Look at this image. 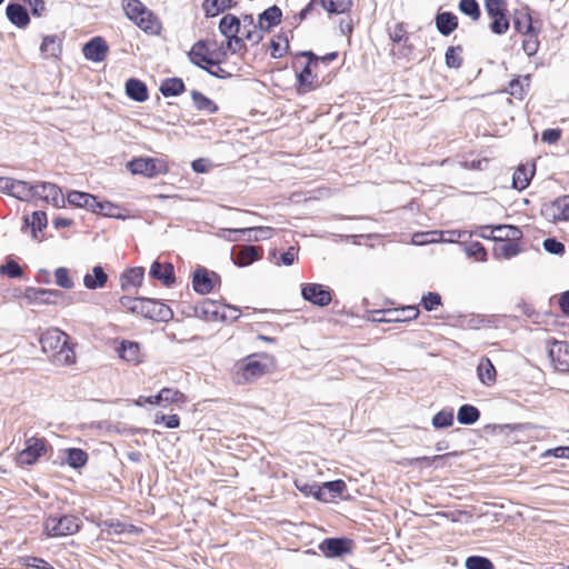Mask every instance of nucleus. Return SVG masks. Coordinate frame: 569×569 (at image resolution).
I'll return each instance as SVG.
<instances>
[{
  "label": "nucleus",
  "mask_w": 569,
  "mask_h": 569,
  "mask_svg": "<svg viewBox=\"0 0 569 569\" xmlns=\"http://www.w3.org/2000/svg\"><path fill=\"white\" fill-rule=\"evenodd\" d=\"M542 216L551 221H569V194L559 197L541 210Z\"/></svg>",
  "instance_id": "nucleus-12"
},
{
  "label": "nucleus",
  "mask_w": 569,
  "mask_h": 569,
  "mask_svg": "<svg viewBox=\"0 0 569 569\" xmlns=\"http://www.w3.org/2000/svg\"><path fill=\"white\" fill-rule=\"evenodd\" d=\"M40 345L43 352L49 355L56 365L68 366L76 360V353L69 343V336L58 328L46 330L40 337Z\"/></svg>",
  "instance_id": "nucleus-1"
},
{
  "label": "nucleus",
  "mask_w": 569,
  "mask_h": 569,
  "mask_svg": "<svg viewBox=\"0 0 569 569\" xmlns=\"http://www.w3.org/2000/svg\"><path fill=\"white\" fill-rule=\"evenodd\" d=\"M261 257L262 249L260 247L247 244L240 247L236 257H232V261L238 267H246L261 259Z\"/></svg>",
  "instance_id": "nucleus-25"
},
{
  "label": "nucleus",
  "mask_w": 569,
  "mask_h": 569,
  "mask_svg": "<svg viewBox=\"0 0 569 569\" xmlns=\"http://www.w3.org/2000/svg\"><path fill=\"white\" fill-rule=\"evenodd\" d=\"M108 281V274L101 266H94L91 273H86L83 284L89 290L101 289Z\"/></svg>",
  "instance_id": "nucleus-30"
},
{
  "label": "nucleus",
  "mask_w": 569,
  "mask_h": 569,
  "mask_svg": "<svg viewBox=\"0 0 569 569\" xmlns=\"http://www.w3.org/2000/svg\"><path fill=\"white\" fill-rule=\"evenodd\" d=\"M0 272L7 274L9 278H19L22 276V269L14 260H9L0 267Z\"/></svg>",
  "instance_id": "nucleus-62"
},
{
  "label": "nucleus",
  "mask_w": 569,
  "mask_h": 569,
  "mask_svg": "<svg viewBox=\"0 0 569 569\" xmlns=\"http://www.w3.org/2000/svg\"><path fill=\"white\" fill-rule=\"evenodd\" d=\"M490 30L496 34H503L509 29V20L507 19L506 12L491 17Z\"/></svg>",
  "instance_id": "nucleus-56"
},
{
  "label": "nucleus",
  "mask_w": 569,
  "mask_h": 569,
  "mask_svg": "<svg viewBox=\"0 0 569 569\" xmlns=\"http://www.w3.org/2000/svg\"><path fill=\"white\" fill-rule=\"evenodd\" d=\"M543 249L551 253V254H557V256H561L565 253V244L562 242H560L559 240H557L556 238H547L543 240Z\"/></svg>",
  "instance_id": "nucleus-61"
},
{
  "label": "nucleus",
  "mask_w": 569,
  "mask_h": 569,
  "mask_svg": "<svg viewBox=\"0 0 569 569\" xmlns=\"http://www.w3.org/2000/svg\"><path fill=\"white\" fill-rule=\"evenodd\" d=\"M109 47L102 37H93L82 48L84 58L89 61L101 62L106 59Z\"/></svg>",
  "instance_id": "nucleus-13"
},
{
  "label": "nucleus",
  "mask_w": 569,
  "mask_h": 569,
  "mask_svg": "<svg viewBox=\"0 0 569 569\" xmlns=\"http://www.w3.org/2000/svg\"><path fill=\"white\" fill-rule=\"evenodd\" d=\"M485 8L488 16L495 17L506 12V1L505 0H485Z\"/></svg>",
  "instance_id": "nucleus-59"
},
{
  "label": "nucleus",
  "mask_w": 569,
  "mask_h": 569,
  "mask_svg": "<svg viewBox=\"0 0 569 569\" xmlns=\"http://www.w3.org/2000/svg\"><path fill=\"white\" fill-rule=\"evenodd\" d=\"M219 279L216 272H209L206 268L199 267L193 271L192 287L200 295H207L213 289V279Z\"/></svg>",
  "instance_id": "nucleus-16"
},
{
  "label": "nucleus",
  "mask_w": 569,
  "mask_h": 569,
  "mask_svg": "<svg viewBox=\"0 0 569 569\" xmlns=\"http://www.w3.org/2000/svg\"><path fill=\"white\" fill-rule=\"evenodd\" d=\"M47 441L43 438L30 437L26 440V447L22 449L17 457V462L20 466H31L38 461V459L47 450Z\"/></svg>",
  "instance_id": "nucleus-8"
},
{
  "label": "nucleus",
  "mask_w": 569,
  "mask_h": 569,
  "mask_svg": "<svg viewBox=\"0 0 569 569\" xmlns=\"http://www.w3.org/2000/svg\"><path fill=\"white\" fill-rule=\"evenodd\" d=\"M240 317V310L232 306L222 305L219 320L234 321Z\"/></svg>",
  "instance_id": "nucleus-64"
},
{
  "label": "nucleus",
  "mask_w": 569,
  "mask_h": 569,
  "mask_svg": "<svg viewBox=\"0 0 569 569\" xmlns=\"http://www.w3.org/2000/svg\"><path fill=\"white\" fill-rule=\"evenodd\" d=\"M10 196L21 200L29 201L38 196H40L39 187L36 184H31L23 180H17L10 178Z\"/></svg>",
  "instance_id": "nucleus-17"
},
{
  "label": "nucleus",
  "mask_w": 569,
  "mask_h": 569,
  "mask_svg": "<svg viewBox=\"0 0 569 569\" xmlns=\"http://www.w3.org/2000/svg\"><path fill=\"white\" fill-rule=\"evenodd\" d=\"M234 4L232 0H204L202 8L207 17H216L232 8Z\"/></svg>",
  "instance_id": "nucleus-37"
},
{
  "label": "nucleus",
  "mask_w": 569,
  "mask_h": 569,
  "mask_svg": "<svg viewBox=\"0 0 569 569\" xmlns=\"http://www.w3.org/2000/svg\"><path fill=\"white\" fill-rule=\"evenodd\" d=\"M40 51L46 58H57L62 51L60 38L56 34L43 37Z\"/></svg>",
  "instance_id": "nucleus-34"
},
{
  "label": "nucleus",
  "mask_w": 569,
  "mask_h": 569,
  "mask_svg": "<svg viewBox=\"0 0 569 569\" xmlns=\"http://www.w3.org/2000/svg\"><path fill=\"white\" fill-rule=\"evenodd\" d=\"M453 409L447 408L437 412L431 420V425L436 429H443L453 425Z\"/></svg>",
  "instance_id": "nucleus-47"
},
{
  "label": "nucleus",
  "mask_w": 569,
  "mask_h": 569,
  "mask_svg": "<svg viewBox=\"0 0 569 569\" xmlns=\"http://www.w3.org/2000/svg\"><path fill=\"white\" fill-rule=\"evenodd\" d=\"M490 234H492V240L496 242H513L522 238V231L511 224H498L493 227V230H490Z\"/></svg>",
  "instance_id": "nucleus-24"
},
{
  "label": "nucleus",
  "mask_w": 569,
  "mask_h": 569,
  "mask_svg": "<svg viewBox=\"0 0 569 569\" xmlns=\"http://www.w3.org/2000/svg\"><path fill=\"white\" fill-rule=\"evenodd\" d=\"M526 31L522 40V49L529 56L532 57L539 49L538 31L535 29L532 19H525Z\"/></svg>",
  "instance_id": "nucleus-27"
},
{
  "label": "nucleus",
  "mask_w": 569,
  "mask_h": 569,
  "mask_svg": "<svg viewBox=\"0 0 569 569\" xmlns=\"http://www.w3.org/2000/svg\"><path fill=\"white\" fill-rule=\"evenodd\" d=\"M191 63L203 69L207 64H214V60L208 57V47L204 40L197 41L188 52Z\"/></svg>",
  "instance_id": "nucleus-23"
},
{
  "label": "nucleus",
  "mask_w": 569,
  "mask_h": 569,
  "mask_svg": "<svg viewBox=\"0 0 569 569\" xmlns=\"http://www.w3.org/2000/svg\"><path fill=\"white\" fill-rule=\"evenodd\" d=\"M184 89V83L180 78H168L160 84V92L164 97H177L181 94Z\"/></svg>",
  "instance_id": "nucleus-38"
},
{
  "label": "nucleus",
  "mask_w": 569,
  "mask_h": 569,
  "mask_svg": "<svg viewBox=\"0 0 569 569\" xmlns=\"http://www.w3.org/2000/svg\"><path fill=\"white\" fill-rule=\"evenodd\" d=\"M159 406L167 407L170 403H184L187 401L184 395L178 389L163 388L158 392Z\"/></svg>",
  "instance_id": "nucleus-41"
},
{
  "label": "nucleus",
  "mask_w": 569,
  "mask_h": 569,
  "mask_svg": "<svg viewBox=\"0 0 569 569\" xmlns=\"http://www.w3.org/2000/svg\"><path fill=\"white\" fill-rule=\"evenodd\" d=\"M458 453L457 452H448L446 455H437V456H433V457H416V458H412L410 460V463L411 465H416V466H425V467H430V466H433L436 462L438 461H443L446 460L448 457L450 456H457Z\"/></svg>",
  "instance_id": "nucleus-55"
},
{
  "label": "nucleus",
  "mask_w": 569,
  "mask_h": 569,
  "mask_svg": "<svg viewBox=\"0 0 569 569\" xmlns=\"http://www.w3.org/2000/svg\"><path fill=\"white\" fill-rule=\"evenodd\" d=\"M220 33L228 38L233 34H239L241 30V20L234 14H224L218 26Z\"/></svg>",
  "instance_id": "nucleus-33"
},
{
  "label": "nucleus",
  "mask_w": 569,
  "mask_h": 569,
  "mask_svg": "<svg viewBox=\"0 0 569 569\" xmlns=\"http://www.w3.org/2000/svg\"><path fill=\"white\" fill-rule=\"evenodd\" d=\"M222 305L211 299H202L193 307V316L206 321H218Z\"/></svg>",
  "instance_id": "nucleus-19"
},
{
  "label": "nucleus",
  "mask_w": 569,
  "mask_h": 569,
  "mask_svg": "<svg viewBox=\"0 0 569 569\" xmlns=\"http://www.w3.org/2000/svg\"><path fill=\"white\" fill-rule=\"evenodd\" d=\"M466 569H495L492 561L482 556H470L465 562Z\"/></svg>",
  "instance_id": "nucleus-51"
},
{
  "label": "nucleus",
  "mask_w": 569,
  "mask_h": 569,
  "mask_svg": "<svg viewBox=\"0 0 569 569\" xmlns=\"http://www.w3.org/2000/svg\"><path fill=\"white\" fill-rule=\"evenodd\" d=\"M126 93L130 99L137 102H143L148 99V89L146 83L136 78L127 80Z\"/></svg>",
  "instance_id": "nucleus-32"
},
{
  "label": "nucleus",
  "mask_w": 569,
  "mask_h": 569,
  "mask_svg": "<svg viewBox=\"0 0 569 569\" xmlns=\"http://www.w3.org/2000/svg\"><path fill=\"white\" fill-rule=\"evenodd\" d=\"M119 358L131 365H139L143 361V353L140 343L130 340H122L117 349Z\"/></svg>",
  "instance_id": "nucleus-21"
},
{
  "label": "nucleus",
  "mask_w": 569,
  "mask_h": 569,
  "mask_svg": "<svg viewBox=\"0 0 569 569\" xmlns=\"http://www.w3.org/2000/svg\"><path fill=\"white\" fill-rule=\"evenodd\" d=\"M302 56L308 58V63L305 68L298 73V83L300 91L307 92L315 88V82H317V77L312 74L311 64L318 62L319 58L311 51L303 52Z\"/></svg>",
  "instance_id": "nucleus-18"
},
{
  "label": "nucleus",
  "mask_w": 569,
  "mask_h": 569,
  "mask_svg": "<svg viewBox=\"0 0 569 569\" xmlns=\"http://www.w3.org/2000/svg\"><path fill=\"white\" fill-rule=\"evenodd\" d=\"M466 254L468 257L475 258L477 261H486L487 260V251L482 243L475 241L470 242L465 247Z\"/></svg>",
  "instance_id": "nucleus-53"
},
{
  "label": "nucleus",
  "mask_w": 569,
  "mask_h": 569,
  "mask_svg": "<svg viewBox=\"0 0 569 569\" xmlns=\"http://www.w3.org/2000/svg\"><path fill=\"white\" fill-rule=\"evenodd\" d=\"M134 23L141 30L150 34H157L160 31V23L158 19L149 10L146 11V14L137 19Z\"/></svg>",
  "instance_id": "nucleus-42"
},
{
  "label": "nucleus",
  "mask_w": 569,
  "mask_h": 569,
  "mask_svg": "<svg viewBox=\"0 0 569 569\" xmlns=\"http://www.w3.org/2000/svg\"><path fill=\"white\" fill-rule=\"evenodd\" d=\"M8 20L17 28H26L30 23L28 9L17 2H10L6 8Z\"/></svg>",
  "instance_id": "nucleus-22"
},
{
  "label": "nucleus",
  "mask_w": 569,
  "mask_h": 569,
  "mask_svg": "<svg viewBox=\"0 0 569 569\" xmlns=\"http://www.w3.org/2000/svg\"><path fill=\"white\" fill-rule=\"evenodd\" d=\"M24 223L27 226L30 224L32 227L33 232H36V230L41 231L48 224L47 214H46L44 211H34L32 213V220L31 221H29L28 217H24Z\"/></svg>",
  "instance_id": "nucleus-57"
},
{
  "label": "nucleus",
  "mask_w": 569,
  "mask_h": 569,
  "mask_svg": "<svg viewBox=\"0 0 569 569\" xmlns=\"http://www.w3.org/2000/svg\"><path fill=\"white\" fill-rule=\"evenodd\" d=\"M67 200L69 204L86 208L92 212L93 207L97 206V197L91 193L82 192V191H70L67 194Z\"/></svg>",
  "instance_id": "nucleus-31"
},
{
  "label": "nucleus",
  "mask_w": 569,
  "mask_h": 569,
  "mask_svg": "<svg viewBox=\"0 0 569 569\" xmlns=\"http://www.w3.org/2000/svg\"><path fill=\"white\" fill-rule=\"evenodd\" d=\"M548 355L556 370L569 372V343L567 341L550 342Z\"/></svg>",
  "instance_id": "nucleus-10"
},
{
  "label": "nucleus",
  "mask_w": 569,
  "mask_h": 569,
  "mask_svg": "<svg viewBox=\"0 0 569 569\" xmlns=\"http://www.w3.org/2000/svg\"><path fill=\"white\" fill-rule=\"evenodd\" d=\"M119 302L123 309L154 321L166 322L173 317L172 310L156 299L123 296Z\"/></svg>",
  "instance_id": "nucleus-2"
},
{
  "label": "nucleus",
  "mask_w": 569,
  "mask_h": 569,
  "mask_svg": "<svg viewBox=\"0 0 569 569\" xmlns=\"http://www.w3.org/2000/svg\"><path fill=\"white\" fill-rule=\"evenodd\" d=\"M147 10L148 9L144 7V4L139 0H128L127 4L124 6L126 14L132 21H136L141 16L146 14Z\"/></svg>",
  "instance_id": "nucleus-50"
},
{
  "label": "nucleus",
  "mask_w": 569,
  "mask_h": 569,
  "mask_svg": "<svg viewBox=\"0 0 569 569\" xmlns=\"http://www.w3.org/2000/svg\"><path fill=\"white\" fill-rule=\"evenodd\" d=\"M458 8L463 14L468 16L472 21L479 20L481 16L480 7L477 0H460Z\"/></svg>",
  "instance_id": "nucleus-48"
},
{
  "label": "nucleus",
  "mask_w": 569,
  "mask_h": 569,
  "mask_svg": "<svg viewBox=\"0 0 569 569\" xmlns=\"http://www.w3.org/2000/svg\"><path fill=\"white\" fill-rule=\"evenodd\" d=\"M150 276L160 280L167 287H170L176 280L173 266L171 263L161 264L159 261L151 264Z\"/></svg>",
  "instance_id": "nucleus-29"
},
{
  "label": "nucleus",
  "mask_w": 569,
  "mask_h": 569,
  "mask_svg": "<svg viewBox=\"0 0 569 569\" xmlns=\"http://www.w3.org/2000/svg\"><path fill=\"white\" fill-rule=\"evenodd\" d=\"M243 234H247L248 241H260L270 239L273 236L274 229L271 227H251L242 228Z\"/></svg>",
  "instance_id": "nucleus-45"
},
{
  "label": "nucleus",
  "mask_w": 569,
  "mask_h": 569,
  "mask_svg": "<svg viewBox=\"0 0 569 569\" xmlns=\"http://www.w3.org/2000/svg\"><path fill=\"white\" fill-rule=\"evenodd\" d=\"M377 313H383V319H376L377 322H409L419 316V309L415 306H407L400 309L379 310Z\"/></svg>",
  "instance_id": "nucleus-14"
},
{
  "label": "nucleus",
  "mask_w": 569,
  "mask_h": 569,
  "mask_svg": "<svg viewBox=\"0 0 569 569\" xmlns=\"http://www.w3.org/2000/svg\"><path fill=\"white\" fill-rule=\"evenodd\" d=\"M37 187H39L40 191V196L37 198L51 203L56 208L64 207L66 199L59 186L51 182H38Z\"/></svg>",
  "instance_id": "nucleus-15"
},
{
  "label": "nucleus",
  "mask_w": 569,
  "mask_h": 569,
  "mask_svg": "<svg viewBox=\"0 0 569 569\" xmlns=\"http://www.w3.org/2000/svg\"><path fill=\"white\" fill-rule=\"evenodd\" d=\"M523 82H526V86L528 87L529 82H530V77L526 76V77H523V79H521V78L512 79L509 82L508 92L517 99H522L526 94V89H525Z\"/></svg>",
  "instance_id": "nucleus-49"
},
{
  "label": "nucleus",
  "mask_w": 569,
  "mask_h": 569,
  "mask_svg": "<svg viewBox=\"0 0 569 569\" xmlns=\"http://www.w3.org/2000/svg\"><path fill=\"white\" fill-rule=\"evenodd\" d=\"M266 370L267 365L251 355L236 363L233 379L238 385L250 383L263 376Z\"/></svg>",
  "instance_id": "nucleus-5"
},
{
  "label": "nucleus",
  "mask_w": 569,
  "mask_h": 569,
  "mask_svg": "<svg viewBox=\"0 0 569 569\" xmlns=\"http://www.w3.org/2000/svg\"><path fill=\"white\" fill-rule=\"evenodd\" d=\"M56 283L62 289H72L74 286L73 280L69 276V269L59 267L54 270Z\"/></svg>",
  "instance_id": "nucleus-54"
},
{
  "label": "nucleus",
  "mask_w": 569,
  "mask_h": 569,
  "mask_svg": "<svg viewBox=\"0 0 569 569\" xmlns=\"http://www.w3.org/2000/svg\"><path fill=\"white\" fill-rule=\"evenodd\" d=\"M353 542L351 539L341 538H327L319 545V550L327 558H337L346 553H350L352 550Z\"/></svg>",
  "instance_id": "nucleus-11"
},
{
  "label": "nucleus",
  "mask_w": 569,
  "mask_h": 569,
  "mask_svg": "<svg viewBox=\"0 0 569 569\" xmlns=\"http://www.w3.org/2000/svg\"><path fill=\"white\" fill-rule=\"evenodd\" d=\"M282 11L278 6H271L258 16L257 27L259 30H247L244 38L252 46L259 44L263 40V33L281 23Z\"/></svg>",
  "instance_id": "nucleus-3"
},
{
  "label": "nucleus",
  "mask_w": 569,
  "mask_h": 569,
  "mask_svg": "<svg viewBox=\"0 0 569 569\" xmlns=\"http://www.w3.org/2000/svg\"><path fill=\"white\" fill-rule=\"evenodd\" d=\"M192 101L194 103V107L200 110L204 111L209 114H213L218 111V106L208 97L202 94L201 92L193 90L191 92Z\"/></svg>",
  "instance_id": "nucleus-44"
},
{
  "label": "nucleus",
  "mask_w": 569,
  "mask_h": 569,
  "mask_svg": "<svg viewBox=\"0 0 569 569\" xmlns=\"http://www.w3.org/2000/svg\"><path fill=\"white\" fill-rule=\"evenodd\" d=\"M66 462L74 469L83 467L88 461L87 452L79 448H69L66 450Z\"/></svg>",
  "instance_id": "nucleus-46"
},
{
  "label": "nucleus",
  "mask_w": 569,
  "mask_h": 569,
  "mask_svg": "<svg viewBox=\"0 0 569 569\" xmlns=\"http://www.w3.org/2000/svg\"><path fill=\"white\" fill-rule=\"evenodd\" d=\"M143 274L144 270L141 267L129 269L120 277L121 289L127 291L130 288L140 286L143 280Z\"/></svg>",
  "instance_id": "nucleus-35"
},
{
  "label": "nucleus",
  "mask_w": 569,
  "mask_h": 569,
  "mask_svg": "<svg viewBox=\"0 0 569 569\" xmlns=\"http://www.w3.org/2000/svg\"><path fill=\"white\" fill-rule=\"evenodd\" d=\"M328 13L345 14L352 8V0H319Z\"/></svg>",
  "instance_id": "nucleus-39"
},
{
  "label": "nucleus",
  "mask_w": 569,
  "mask_h": 569,
  "mask_svg": "<svg viewBox=\"0 0 569 569\" xmlns=\"http://www.w3.org/2000/svg\"><path fill=\"white\" fill-rule=\"evenodd\" d=\"M435 23L438 32L447 37L458 28V18L449 11L438 12L435 18Z\"/></svg>",
  "instance_id": "nucleus-28"
},
{
  "label": "nucleus",
  "mask_w": 569,
  "mask_h": 569,
  "mask_svg": "<svg viewBox=\"0 0 569 569\" xmlns=\"http://www.w3.org/2000/svg\"><path fill=\"white\" fill-rule=\"evenodd\" d=\"M477 376L482 385L492 387L497 381V370L488 357H482L477 366Z\"/></svg>",
  "instance_id": "nucleus-26"
},
{
  "label": "nucleus",
  "mask_w": 569,
  "mask_h": 569,
  "mask_svg": "<svg viewBox=\"0 0 569 569\" xmlns=\"http://www.w3.org/2000/svg\"><path fill=\"white\" fill-rule=\"evenodd\" d=\"M533 173V169L520 164L512 174V187L517 190L526 189L529 186Z\"/></svg>",
  "instance_id": "nucleus-36"
},
{
  "label": "nucleus",
  "mask_w": 569,
  "mask_h": 569,
  "mask_svg": "<svg viewBox=\"0 0 569 569\" xmlns=\"http://www.w3.org/2000/svg\"><path fill=\"white\" fill-rule=\"evenodd\" d=\"M421 305L427 311H432L441 305V296L438 292H428L422 296Z\"/></svg>",
  "instance_id": "nucleus-60"
},
{
  "label": "nucleus",
  "mask_w": 569,
  "mask_h": 569,
  "mask_svg": "<svg viewBox=\"0 0 569 569\" xmlns=\"http://www.w3.org/2000/svg\"><path fill=\"white\" fill-rule=\"evenodd\" d=\"M79 518L71 515L49 516L43 523V530L49 537H64L80 530Z\"/></svg>",
  "instance_id": "nucleus-4"
},
{
  "label": "nucleus",
  "mask_w": 569,
  "mask_h": 569,
  "mask_svg": "<svg viewBox=\"0 0 569 569\" xmlns=\"http://www.w3.org/2000/svg\"><path fill=\"white\" fill-rule=\"evenodd\" d=\"M132 174H141L153 178L167 172V166L162 160L154 158H136L128 163Z\"/></svg>",
  "instance_id": "nucleus-7"
},
{
  "label": "nucleus",
  "mask_w": 569,
  "mask_h": 569,
  "mask_svg": "<svg viewBox=\"0 0 569 569\" xmlns=\"http://www.w3.org/2000/svg\"><path fill=\"white\" fill-rule=\"evenodd\" d=\"M160 422H163L166 425V427L169 429H174V428L179 427L180 419H179L178 415L158 413V415H156L154 423H160Z\"/></svg>",
  "instance_id": "nucleus-63"
},
{
  "label": "nucleus",
  "mask_w": 569,
  "mask_h": 569,
  "mask_svg": "<svg viewBox=\"0 0 569 569\" xmlns=\"http://www.w3.org/2000/svg\"><path fill=\"white\" fill-rule=\"evenodd\" d=\"M461 52L462 48L460 46L449 47L445 54L447 67L455 69L460 68L462 64Z\"/></svg>",
  "instance_id": "nucleus-52"
},
{
  "label": "nucleus",
  "mask_w": 569,
  "mask_h": 569,
  "mask_svg": "<svg viewBox=\"0 0 569 569\" xmlns=\"http://www.w3.org/2000/svg\"><path fill=\"white\" fill-rule=\"evenodd\" d=\"M227 39V50H229L231 53H237L242 50H246V43L244 40V32H242V37H239V34L230 36Z\"/></svg>",
  "instance_id": "nucleus-58"
},
{
  "label": "nucleus",
  "mask_w": 569,
  "mask_h": 569,
  "mask_svg": "<svg viewBox=\"0 0 569 569\" xmlns=\"http://www.w3.org/2000/svg\"><path fill=\"white\" fill-rule=\"evenodd\" d=\"M24 298L32 305H69L66 295L57 289H41L28 287Z\"/></svg>",
  "instance_id": "nucleus-6"
},
{
  "label": "nucleus",
  "mask_w": 569,
  "mask_h": 569,
  "mask_svg": "<svg viewBox=\"0 0 569 569\" xmlns=\"http://www.w3.org/2000/svg\"><path fill=\"white\" fill-rule=\"evenodd\" d=\"M480 418V411L472 405H462L458 409L457 419L461 425H473Z\"/></svg>",
  "instance_id": "nucleus-43"
},
{
  "label": "nucleus",
  "mask_w": 569,
  "mask_h": 569,
  "mask_svg": "<svg viewBox=\"0 0 569 569\" xmlns=\"http://www.w3.org/2000/svg\"><path fill=\"white\" fill-rule=\"evenodd\" d=\"M301 296L305 300L318 307H327L332 300L331 290L320 283L302 284Z\"/></svg>",
  "instance_id": "nucleus-9"
},
{
  "label": "nucleus",
  "mask_w": 569,
  "mask_h": 569,
  "mask_svg": "<svg viewBox=\"0 0 569 569\" xmlns=\"http://www.w3.org/2000/svg\"><path fill=\"white\" fill-rule=\"evenodd\" d=\"M347 485L343 480L337 479L333 481H327L316 489V499L322 502H329L342 495L346 490Z\"/></svg>",
  "instance_id": "nucleus-20"
},
{
  "label": "nucleus",
  "mask_w": 569,
  "mask_h": 569,
  "mask_svg": "<svg viewBox=\"0 0 569 569\" xmlns=\"http://www.w3.org/2000/svg\"><path fill=\"white\" fill-rule=\"evenodd\" d=\"M520 252L517 241L498 242L493 248V256L497 259H510Z\"/></svg>",
  "instance_id": "nucleus-40"
}]
</instances>
